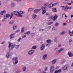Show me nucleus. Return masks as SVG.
<instances>
[{
  "label": "nucleus",
  "mask_w": 73,
  "mask_h": 73,
  "mask_svg": "<svg viewBox=\"0 0 73 73\" xmlns=\"http://www.w3.org/2000/svg\"><path fill=\"white\" fill-rule=\"evenodd\" d=\"M14 23V20H12L9 23V24H13Z\"/></svg>",
  "instance_id": "obj_27"
},
{
  "label": "nucleus",
  "mask_w": 73,
  "mask_h": 73,
  "mask_svg": "<svg viewBox=\"0 0 73 73\" xmlns=\"http://www.w3.org/2000/svg\"><path fill=\"white\" fill-rule=\"evenodd\" d=\"M18 58L17 57H15L12 58V60L13 61H15V62H13V64L14 65H16V64H17V63H18V60H18Z\"/></svg>",
  "instance_id": "obj_2"
},
{
  "label": "nucleus",
  "mask_w": 73,
  "mask_h": 73,
  "mask_svg": "<svg viewBox=\"0 0 73 73\" xmlns=\"http://www.w3.org/2000/svg\"><path fill=\"white\" fill-rule=\"evenodd\" d=\"M50 44L48 43V44H47L46 45V46H48V47H49V46H50Z\"/></svg>",
  "instance_id": "obj_52"
},
{
  "label": "nucleus",
  "mask_w": 73,
  "mask_h": 73,
  "mask_svg": "<svg viewBox=\"0 0 73 73\" xmlns=\"http://www.w3.org/2000/svg\"><path fill=\"white\" fill-rule=\"evenodd\" d=\"M56 61H57V59H54V60H53L52 61V64H54L56 63Z\"/></svg>",
  "instance_id": "obj_26"
},
{
  "label": "nucleus",
  "mask_w": 73,
  "mask_h": 73,
  "mask_svg": "<svg viewBox=\"0 0 73 73\" xmlns=\"http://www.w3.org/2000/svg\"><path fill=\"white\" fill-rule=\"evenodd\" d=\"M67 24V23H63V24H62V25L64 26L65 25H66Z\"/></svg>",
  "instance_id": "obj_55"
},
{
  "label": "nucleus",
  "mask_w": 73,
  "mask_h": 73,
  "mask_svg": "<svg viewBox=\"0 0 73 73\" xmlns=\"http://www.w3.org/2000/svg\"><path fill=\"white\" fill-rule=\"evenodd\" d=\"M6 57L7 58H8L9 57V53H7L6 54Z\"/></svg>",
  "instance_id": "obj_46"
},
{
  "label": "nucleus",
  "mask_w": 73,
  "mask_h": 73,
  "mask_svg": "<svg viewBox=\"0 0 73 73\" xmlns=\"http://www.w3.org/2000/svg\"><path fill=\"white\" fill-rule=\"evenodd\" d=\"M27 70V68L25 67H23V71H25Z\"/></svg>",
  "instance_id": "obj_36"
},
{
  "label": "nucleus",
  "mask_w": 73,
  "mask_h": 73,
  "mask_svg": "<svg viewBox=\"0 0 73 73\" xmlns=\"http://www.w3.org/2000/svg\"><path fill=\"white\" fill-rule=\"evenodd\" d=\"M54 40L55 41V42L56 43H57V38H54Z\"/></svg>",
  "instance_id": "obj_41"
},
{
  "label": "nucleus",
  "mask_w": 73,
  "mask_h": 73,
  "mask_svg": "<svg viewBox=\"0 0 73 73\" xmlns=\"http://www.w3.org/2000/svg\"><path fill=\"white\" fill-rule=\"evenodd\" d=\"M48 3H45L44 5V7H46L48 6Z\"/></svg>",
  "instance_id": "obj_38"
},
{
  "label": "nucleus",
  "mask_w": 73,
  "mask_h": 73,
  "mask_svg": "<svg viewBox=\"0 0 73 73\" xmlns=\"http://www.w3.org/2000/svg\"><path fill=\"white\" fill-rule=\"evenodd\" d=\"M46 16H48L49 15V13H46Z\"/></svg>",
  "instance_id": "obj_62"
},
{
  "label": "nucleus",
  "mask_w": 73,
  "mask_h": 73,
  "mask_svg": "<svg viewBox=\"0 0 73 73\" xmlns=\"http://www.w3.org/2000/svg\"><path fill=\"white\" fill-rule=\"evenodd\" d=\"M31 33V32L30 31H29L28 32V35H29Z\"/></svg>",
  "instance_id": "obj_61"
},
{
  "label": "nucleus",
  "mask_w": 73,
  "mask_h": 73,
  "mask_svg": "<svg viewBox=\"0 0 73 73\" xmlns=\"http://www.w3.org/2000/svg\"><path fill=\"white\" fill-rule=\"evenodd\" d=\"M58 4V3H54V4L52 3V7H54V6H55V5H57V4Z\"/></svg>",
  "instance_id": "obj_31"
},
{
  "label": "nucleus",
  "mask_w": 73,
  "mask_h": 73,
  "mask_svg": "<svg viewBox=\"0 0 73 73\" xmlns=\"http://www.w3.org/2000/svg\"><path fill=\"white\" fill-rule=\"evenodd\" d=\"M21 72V71L20 70H19L16 71V73H20Z\"/></svg>",
  "instance_id": "obj_49"
},
{
  "label": "nucleus",
  "mask_w": 73,
  "mask_h": 73,
  "mask_svg": "<svg viewBox=\"0 0 73 73\" xmlns=\"http://www.w3.org/2000/svg\"><path fill=\"white\" fill-rule=\"evenodd\" d=\"M68 55L69 57H72L73 56V55L70 52H69L68 53Z\"/></svg>",
  "instance_id": "obj_15"
},
{
  "label": "nucleus",
  "mask_w": 73,
  "mask_h": 73,
  "mask_svg": "<svg viewBox=\"0 0 73 73\" xmlns=\"http://www.w3.org/2000/svg\"><path fill=\"white\" fill-rule=\"evenodd\" d=\"M53 23V22H49L47 23V25H51Z\"/></svg>",
  "instance_id": "obj_33"
},
{
  "label": "nucleus",
  "mask_w": 73,
  "mask_h": 73,
  "mask_svg": "<svg viewBox=\"0 0 73 73\" xmlns=\"http://www.w3.org/2000/svg\"><path fill=\"white\" fill-rule=\"evenodd\" d=\"M62 17L63 18L65 17V19H67V17H68L66 16V15L64 13L62 15Z\"/></svg>",
  "instance_id": "obj_19"
},
{
  "label": "nucleus",
  "mask_w": 73,
  "mask_h": 73,
  "mask_svg": "<svg viewBox=\"0 0 73 73\" xmlns=\"http://www.w3.org/2000/svg\"><path fill=\"white\" fill-rule=\"evenodd\" d=\"M68 68H69V66H68L67 65H66L62 68V70H66L68 69Z\"/></svg>",
  "instance_id": "obj_4"
},
{
  "label": "nucleus",
  "mask_w": 73,
  "mask_h": 73,
  "mask_svg": "<svg viewBox=\"0 0 73 73\" xmlns=\"http://www.w3.org/2000/svg\"><path fill=\"white\" fill-rule=\"evenodd\" d=\"M34 53L33 50H31L29 52L28 54L29 55H32Z\"/></svg>",
  "instance_id": "obj_8"
},
{
  "label": "nucleus",
  "mask_w": 73,
  "mask_h": 73,
  "mask_svg": "<svg viewBox=\"0 0 73 73\" xmlns=\"http://www.w3.org/2000/svg\"><path fill=\"white\" fill-rule=\"evenodd\" d=\"M2 12L3 13H6V11H5V10L2 11Z\"/></svg>",
  "instance_id": "obj_57"
},
{
  "label": "nucleus",
  "mask_w": 73,
  "mask_h": 73,
  "mask_svg": "<svg viewBox=\"0 0 73 73\" xmlns=\"http://www.w3.org/2000/svg\"><path fill=\"white\" fill-rule=\"evenodd\" d=\"M13 30H15L16 29H17V25H13Z\"/></svg>",
  "instance_id": "obj_21"
},
{
  "label": "nucleus",
  "mask_w": 73,
  "mask_h": 73,
  "mask_svg": "<svg viewBox=\"0 0 73 73\" xmlns=\"http://www.w3.org/2000/svg\"><path fill=\"white\" fill-rule=\"evenodd\" d=\"M25 13L24 11H20V13L21 14H24Z\"/></svg>",
  "instance_id": "obj_40"
},
{
  "label": "nucleus",
  "mask_w": 73,
  "mask_h": 73,
  "mask_svg": "<svg viewBox=\"0 0 73 73\" xmlns=\"http://www.w3.org/2000/svg\"><path fill=\"white\" fill-rule=\"evenodd\" d=\"M61 69H59L58 70H56L54 71V73H59L61 72Z\"/></svg>",
  "instance_id": "obj_13"
},
{
  "label": "nucleus",
  "mask_w": 73,
  "mask_h": 73,
  "mask_svg": "<svg viewBox=\"0 0 73 73\" xmlns=\"http://www.w3.org/2000/svg\"><path fill=\"white\" fill-rule=\"evenodd\" d=\"M54 66H51L50 67V73H53V72H54Z\"/></svg>",
  "instance_id": "obj_3"
},
{
  "label": "nucleus",
  "mask_w": 73,
  "mask_h": 73,
  "mask_svg": "<svg viewBox=\"0 0 73 73\" xmlns=\"http://www.w3.org/2000/svg\"><path fill=\"white\" fill-rule=\"evenodd\" d=\"M54 30H55V28H54V27H53V28H52V31H54Z\"/></svg>",
  "instance_id": "obj_63"
},
{
  "label": "nucleus",
  "mask_w": 73,
  "mask_h": 73,
  "mask_svg": "<svg viewBox=\"0 0 73 73\" xmlns=\"http://www.w3.org/2000/svg\"><path fill=\"white\" fill-rule=\"evenodd\" d=\"M13 13V15H16L17 16L18 14H19V13L17 11H14Z\"/></svg>",
  "instance_id": "obj_11"
},
{
  "label": "nucleus",
  "mask_w": 73,
  "mask_h": 73,
  "mask_svg": "<svg viewBox=\"0 0 73 73\" xmlns=\"http://www.w3.org/2000/svg\"><path fill=\"white\" fill-rule=\"evenodd\" d=\"M67 9H72V7H68V6H67Z\"/></svg>",
  "instance_id": "obj_45"
},
{
  "label": "nucleus",
  "mask_w": 73,
  "mask_h": 73,
  "mask_svg": "<svg viewBox=\"0 0 73 73\" xmlns=\"http://www.w3.org/2000/svg\"><path fill=\"white\" fill-rule=\"evenodd\" d=\"M51 26H49L47 28V29H50V28H51Z\"/></svg>",
  "instance_id": "obj_54"
},
{
  "label": "nucleus",
  "mask_w": 73,
  "mask_h": 73,
  "mask_svg": "<svg viewBox=\"0 0 73 73\" xmlns=\"http://www.w3.org/2000/svg\"><path fill=\"white\" fill-rule=\"evenodd\" d=\"M45 44H42L40 46V50H44V49H45Z\"/></svg>",
  "instance_id": "obj_5"
},
{
  "label": "nucleus",
  "mask_w": 73,
  "mask_h": 73,
  "mask_svg": "<svg viewBox=\"0 0 73 73\" xmlns=\"http://www.w3.org/2000/svg\"><path fill=\"white\" fill-rule=\"evenodd\" d=\"M65 33V32L63 31L60 33V35L61 36H63V35H64Z\"/></svg>",
  "instance_id": "obj_29"
},
{
  "label": "nucleus",
  "mask_w": 73,
  "mask_h": 73,
  "mask_svg": "<svg viewBox=\"0 0 73 73\" xmlns=\"http://www.w3.org/2000/svg\"><path fill=\"white\" fill-rule=\"evenodd\" d=\"M26 35H24L23 36H22V37L23 38H25V37H26Z\"/></svg>",
  "instance_id": "obj_51"
},
{
  "label": "nucleus",
  "mask_w": 73,
  "mask_h": 73,
  "mask_svg": "<svg viewBox=\"0 0 73 73\" xmlns=\"http://www.w3.org/2000/svg\"><path fill=\"white\" fill-rule=\"evenodd\" d=\"M72 39L70 38L69 39V42H72Z\"/></svg>",
  "instance_id": "obj_48"
},
{
  "label": "nucleus",
  "mask_w": 73,
  "mask_h": 73,
  "mask_svg": "<svg viewBox=\"0 0 73 73\" xmlns=\"http://www.w3.org/2000/svg\"><path fill=\"white\" fill-rule=\"evenodd\" d=\"M4 19H7V16H6L4 15Z\"/></svg>",
  "instance_id": "obj_59"
},
{
  "label": "nucleus",
  "mask_w": 73,
  "mask_h": 73,
  "mask_svg": "<svg viewBox=\"0 0 73 73\" xmlns=\"http://www.w3.org/2000/svg\"><path fill=\"white\" fill-rule=\"evenodd\" d=\"M16 46L15 44H13L12 45V43L11 42H9V48H9L10 49H12L13 48H14Z\"/></svg>",
  "instance_id": "obj_1"
},
{
  "label": "nucleus",
  "mask_w": 73,
  "mask_h": 73,
  "mask_svg": "<svg viewBox=\"0 0 73 73\" xmlns=\"http://www.w3.org/2000/svg\"><path fill=\"white\" fill-rule=\"evenodd\" d=\"M16 5V4L13 2H11V6L12 7H14Z\"/></svg>",
  "instance_id": "obj_16"
},
{
  "label": "nucleus",
  "mask_w": 73,
  "mask_h": 73,
  "mask_svg": "<svg viewBox=\"0 0 73 73\" xmlns=\"http://www.w3.org/2000/svg\"><path fill=\"white\" fill-rule=\"evenodd\" d=\"M20 47V45H17L15 46V48L16 49H18Z\"/></svg>",
  "instance_id": "obj_43"
},
{
  "label": "nucleus",
  "mask_w": 73,
  "mask_h": 73,
  "mask_svg": "<svg viewBox=\"0 0 73 73\" xmlns=\"http://www.w3.org/2000/svg\"><path fill=\"white\" fill-rule=\"evenodd\" d=\"M14 36H15V33H13L10 35L9 36L10 39H11V40L14 37Z\"/></svg>",
  "instance_id": "obj_7"
},
{
  "label": "nucleus",
  "mask_w": 73,
  "mask_h": 73,
  "mask_svg": "<svg viewBox=\"0 0 73 73\" xmlns=\"http://www.w3.org/2000/svg\"><path fill=\"white\" fill-rule=\"evenodd\" d=\"M58 17V16H57V15H55L54 17V18H53L52 20L53 21H55V20H56V19H57Z\"/></svg>",
  "instance_id": "obj_12"
},
{
  "label": "nucleus",
  "mask_w": 73,
  "mask_h": 73,
  "mask_svg": "<svg viewBox=\"0 0 73 73\" xmlns=\"http://www.w3.org/2000/svg\"><path fill=\"white\" fill-rule=\"evenodd\" d=\"M19 32H20V30H17L16 31V33H19Z\"/></svg>",
  "instance_id": "obj_60"
},
{
  "label": "nucleus",
  "mask_w": 73,
  "mask_h": 73,
  "mask_svg": "<svg viewBox=\"0 0 73 73\" xmlns=\"http://www.w3.org/2000/svg\"><path fill=\"white\" fill-rule=\"evenodd\" d=\"M21 38H19V39L18 40H17V41H18V42H20V40H21Z\"/></svg>",
  "instance_id": "obj_56"
},
{
  "label": "nucleus",
  "mask_w": 73,
  "mask_h": 73,
  "mask_svg": "<svg viewBox=\"0 0 73 73\" xmlns=\"http://www.w3.org/2000/svg\"><path fill=\"white\" fill-rule=\"evenodd\" d=\"M34 8H29L28 10L29 12H32L34 10Z\"/></svg>",
  "instance_id": "obj_20"
},
{
  "label": "nucleus",
  "mask_w": 73,
  "mask_h": 73,
  "mask_svg": "<svg viewBox=\"0 0 73 73\" xmlns=\"http://www.w3.org/2000/svg\"><path fill=\"white\" fill-rule=\"evenodd\" d=\"M58 46L59 48H60L61 46V43H60L58 45Z\"/></svg>",
  "instance_id": "obj_47"
},
{
  "label": "nucleus",
  "mask_w": 73,
  "mask_h": 73,
  "mask_svg": "<svg viewBox=\"0 0 73 73\" xmlns=\"http://www.w3.org/2000/svg\"><path fill=\"white\" fill-rule=\"evenodd\" d=\"M42 13L43 15H44V14H45V13H46V10H43L42 11Z\"/></svg>",
  "instance_id": "obj_44"
},
{
  "label": "nucleus",
  "mask_w": 73,
  "mask_h": 73,
  "mask_svg": "<svg viewBox=\"0 0 73 73\" xmlns=\"http://www.w3.org/2000/svg\"><path fill=\"white\" fill-rule=\"evenodd\" d=\"M14 1H17V2H19V1H21L22 0H14Z\"/></svg>",
  "instance_id": "obj_50"
},
{
  "label": "nucleus",
  "mask_w": 73,
  "mask_h": 73,
  "mask_svg": "<svg viewBox=\"0 0 73 73\" xmlns=\"http://www.w3.org/2000/svg\"><path fill=\"white\" fill-rule=\"evenodd\" d=\"M0 13L1 14V15L2 16L3 15V14H4L2 12V11H1L0 12Z\"/></svg>",
  "instance_id": "obj_53"
},
{
  "label": "nucleus",
  "mask_w": 73,
  "mask_h": 73,
  "mask_svg": "<svg viewBox=\"0 0 73 73\" xmlns=\"http://www.w3.org/2000/svg\"><path fill=\"white\" fill-rule=\"evenodd\" d=\"M41 9L42 11H45V10L46 9V7L42 6L41 7Z\"/></svg>",
  "instance_id": "obj_14"
},
{
  "label": "nucleus",
  "mask_w": 73,
  "mask_h": 73,
  "mask_svg": "<svg viewBox=\"0 0 73 73\" xmlns=\"http://www.w3.org/2000/svg\"><path fill=\"white\" fill-rule=\"evenodd\" d=\"M53 18H54V16H53L52 17H50L49 18V19L51 20V19H53Z\"/></svg>",
  "instance_id": "obj_42"
},
{
  "label": "nucleus",
  "mask_w": 73,
  "mask_h": 73,
  "mask_svg": "<svg viewBox=\"0 0 73 73\" xmlns=\"http://www.w3.org/2000/svg\"><path fill=\"white\" fill-rule=\"evenodd\" d=\"M24 31V27H23L21 29V33H23Z\"/></svg>",
  "instance_id": "obj_25"
},
{
  "label": "nucleus",
  "mask_w": 73,
  "mask_h": 73,
  "mask_svg": "<svg viewBox=\"0 0 73 73\" xmlns=\"http://www.w3.org/2000/svg\"><path fill=\"white\" fill-rule=\"evenodd\" d=\"M6 16L7 18H9L10 17V14H7L6 15Z\"/></svg>",
  "instance_id": "obj_32"
},
{
  "label": "nucleus",
  "mask_w": 73,
  "mask_h": 73,
  "mask_svg": "<svg viewBox=\"0 0 73 73\" xmlns=\"http://www.w3.org/2000/svg\"><path fill=\"white\" fill-rule=\"evenodd\" d=\"M65 48H60L59 50L57 51V52H61V51H62V50H64V49Z\"/></svg>",
  "instance_id": "obj_22"
},
{
  "label": "nucleus",
  "mask_w": 73,
  "mask_h": 73,
  "mask_svg": "<svg viewBox=\"0 0 73 73\" xmlns=\"http://www.w3.org/2000/svg\"><path fill=\"white\" fill-rule=\"evenodd\" d=\"M48 70V67H46L44 68L45 71H47Z\"/></svg>",
  "instance_id": "obj_39"
},
{
  "label": "nucleus",
  "mask_w": 73,
  "mask_h": 73,
  "mask_svg": "<svg viewBox=\"0 0 73 73\" xmlns=\"http://www.w3.org/2000/svg\"><path fill=\"white\" fill-rule=\"evenodd\" d=\"M47 58V54H46L44 55L42 57V59L43 60H45Z\"/></svg>",
  "instance_id": "obj_9"
},
{
  "label": "nucleus",
  "mask_w": 73,
  "mask_h": 73,
  "mask_svg": "<svg viewBox=\"0 0 73 73\" xmlns=\"http://www.w3.org/2000/svg\"><path fill=\"white\" fill-rule=\"evenodd\" d=\"M13 13H11V15L10 17V19H11L12 18V17H13Z\"/></svg>",
  "instance_id": "obj_30"
},
{
  "label": "nucleus",
  "mask_w": 73,
  "mask_h": 73,
  "mask_svg": "<svg viewBox=\"0 0 73 73\" xmlns=\"http://www.w3.org/2000/svg\"><path fill=\"white\" fill-rule=\"evenodd\" d=\"M41 11V9H35L34 11V13H38L40 11Z\"/></svg>",
  "instance_id": "obj_6"
},
{
  "label": "nucleus",
  "mask_w": 73,
  "mask_h": 73,
  "mask_svg": "<svg viewBox=\"0 0 73 73\" xmlns=\"http://www.w3.org/2000/svg\"><path fill=\"white\" fill-rule=\"evenodd\" d=\"M37 48V47L36 46H34L32 47L31 48L32 49H36Z\"/></svg>",
  "instance_id": "obj_28"
},
{
  "label": "nucleus",
  "mask_w": 73,
  "mask_h": 73,
  "mask_svg": "<svg viewBox=\"0 0 73 73\" xmlns=\"http://www.w3.org/2000/svg\"><path fill=\"white\" fill-rule=\"evenodd\" d=\"M52 11L53 12H57V11L56 10V8H54L52 9Z\"/></svg>",
  "instance_id": "obj_34"
},
{
  "label": "nucleus",
  "mask_w": 73,
  "mask_h": 73,
  "mask_svg": "<svg viewBox=\"0 0 73 73\" xmlns=\"http://www.w3.org/2000/svg\"><path fill=\"white\" fill-rule=\"evenodd\" d=\"M46 42L48 44H50V43L52 42V40L50 39H48L46 40Z\"/></svg>",
  "instance_id": "obj_17"
},
{
  "label": "nucleus",
  "mask_w": 73,
  "mask_h": 73,
  "mask_svg": "<svg viewBox=\"0 0 73 73\" xmlns=\"http://www.w3.org/2000/svg\"><path fill=\"white\" fill-rule=\"evenodd\" d=\"M62 9L64 10V11H68V9H67V6H66V7L63 6V7L62 8Z\"/></svg>",
  "instance_id": "obj_10"
},
{
  "label": "nucleus",
  "mask_w": 73,
  "mask_h": 73,
  "mask_svg": "<svg viewBox=\"0 0 73 73\" xmlns=\"http://www.w3.org/2000/svg\"><path fill=\"white\" fill-rule=\"evenodd\" d=\"M48 8H52V3H51L50 4L48 3Z\"/></svg>",
  "instance_id": "obj_24"
},
{
  "label": "nucleus",
  "mask_w": 73,
  "mask_h": 73,
  "mask_svg": "<svg viewBox=\"0 0 73 73\" xmlns=\"http://www.w3.org/2000/svg\"><path fill=\"white\" fill-rule=\"evenodd\" d=\"M36 17H37V15H36L35 14H33L32 15V17L33 19H35V18H36Z\"/></svg>",
  "instance_id": "obj_18"
},
{
  "label": "nucleus",
  "mask_w": 73,
  "mask_h": 73,
  "mask_svg": "<svg viewBox=\"0 0 73 73\" xmlns=\"http://www.w3.org/2000/svg\"><path fill=\"white\" fill-rule=\"evenodd\" d=\"M59 25V23H58V22H57L55 23V27H57Z\"/></svg>",
  "instance_id": "obj_35"
},
{
  "label": "nucleus",
  "mask_w": 73,
  "mask_h": 73,
  "mask_svg": "<svg viewBox=\"0 0 73 73\" xmlns=\"http://www.w3.org/2000/svg\"><path fill=\"white\" fill-rule=\"evenodd\" d=\"M17 16V17H22V15L20 14V13H19V14H18Z\"/></svg>",
  "instance_id": "obj_37"
},
{
  "label": "nucleus",
  "mask_w": 73,
  "mask_h": 73,
  "mask_svg": "<svg viewBox=\"0 0 73 73\" xmlns=\"http://www.w3.org/2000/svg\"><path fill=\"white\" fill-rule=\"evenodd\" d=\"M68 32L70 36H73V35H72V33L71 32L70 30H68Z\"/></svg>",
  "instance_id": "obj_23"
},
{
  "label": "nucleus",
  "mask_w": 73,
  "mask_h": 73,
  "mask_svg": "<svg viewBox=\"0 0 73 73\" xmlns=\"http://www.w3.org/2000/svg\"><path fill=\"white\" fill-rule=\"evenodd\" d=\"M35 35V34L34 33H32L31 34V36H34Z\"/></svg>",
  "instance_id": "obj_58"
},
{
  "label": "nucleus",
  "mask_w": 73,
  "mask_h": 73,
  "mask_svg": "<svg viewBox=\"0 0 73 73\" xmlns=\"http://www.w3.org/2000/svg\"><path fill=\"white\" fill-rule=\"evenodd\" d=\"M5 19L4 18L2 20V21H3V22H4V21H5Z\"/></svg>",
  "instance_id": "obj_64"
}]
</instances>
